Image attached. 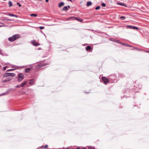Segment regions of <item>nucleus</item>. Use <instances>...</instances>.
Returning a JSON list of instances; mask_svg holds the SVG:
<instances>
[{"label": "nucleus", "instance_id": "37", "mask_svg": "<svg viewBox=\"0 0 149 149\" xmlns=\"http://www.w3.org/2000/svg\"><path fill=\"white\" fill-rule=\"evenodd\" d=\"M88 149H91V148H95L94 147L90 146H88Z\"/></svg>", "mask_w": 149, "mask_h": 149}, {"label": "nucleus", "instance_id": "27", "mask_svg": "<svg viewBox=\"0 0 149 149\" xmlns=\"http://www.w3.org/2000/svg\"><path fill=\"white\" fill-rule=\"evenodd\" d=\"M133 26L127 25V28L128 29H132Z\"/></svg>", "mask_w": 149, "mask_h": 149}, {"label": "nucleus", "instance_id": "6", "mask_svg": "<svg viewBox=\"0 0 149 149\" xmlns=\"http://www.w3.org/2000/svg\"><path fill=\"white\" fill-rule=\"evenodd\" d=\"M24 76L22 73L18 74V81L19 82H20L24 79Z\"/></svg>", "mask_w": 149, "mask_h": 149}, {"label": "nucleus", "instance_id": "35", "mask_svg": "<svg viewBox=\"0 0 149 149\" xmlns=\"http://www.w3.org/2000/svg\"><path fill=\"white\" fill-rule=\"evenodd\" d=\"M8 82L6 79H5V80H3L2 81V83H6V82Z\"/></svg>", "mask_w": 149, "mask_h": 149}, {"label": "nucleus", "instance_id": "50", "mask_svg": "<svg viewBox=\"0 0 149 149\" xmlns=\"http://www.w3.org/2000/svg\"><path fill=\"white\" fill-rule=\"evenodd\" d=\"M146 52L149 53V51H146Z\"/></svg>", "mask_w": 149, "mask_h": 149}, {"label": "nucleus", "instance_id": "41", "mask_svg": "<svg viewBox=\"0 0 149 149\" xmlns=\"http://www.w3.org/2000/svg\"><path fill=\"white\" fill-rule=\"evenodd\" d=\"M1 51V49H0V54L2 56H4V55L2 53Z\"/></svg>", "mask_w": 149, "mask_h": 149}, {"label": "nucleus", "instance_id": "13", "mask_svg": "<svg viewBox=\"0 0 149 149\" xmlns=\"http://www.w3.org/2000/svg\"><path fill=\"white\" fill-rule=\"evenodd\" d=\"M29 65L31 66V68H26L25 69V72L26 73L28 72H29V71L31 69H32V68L31 65Z\"/></svg>", "mask_w": 149, "mask_h": 149}, {"label": "nucleus", "instance_id": "46", "mask_svg": "<svg viewBox=\"0 0 149 149\" xmlns=\"http://www.w3.org/2000/svg\"><path fill=\"white\" fill-rule=\"evenodd\" d=\"M67 6L68 8H70V6Z\"/></svg>", "mask_w": 149, "mask_h": 149}, {"label": "nucleus", "instance_id": "30", "mask_svg": "<svg viewBox=\"0 0 149 149\" xmlns=\"http://www.w3.org/2000/svg\"><path fill=\"white\" fill-rule=\"evenodd\" d=\"M4 21L7 22L8 21H12V20L10 19H4Z\"/></svg>", "mask_w": 149, "mask_h": 149}, {"label": "nucleus", "instance_id": "34", "mask_svg": "<svg viewBox=\"0 0 149 149\" xmlns=\"http://www.w3.org/2000/svg\"><path fill=\"white\" fill-rule=\"evenodd\" d=\"M39 28L40 29H43L45 28V27L44 26H40L39 27Z\"/></svg>", "mask_w": 149, "mask_h": 149}, {"label": "nucleus", "instance_id": "51", "mask_svg": "<svg viewBox=\"0 0 149 149\" xmlns=\"http://www.w3.org/2000/svg\"><path fill=\"white\" fill-rule=\"evenodd\" d=\"M48 149H59V148H56V149H54V148L50 149V148H49Z\"/></svg>", "mask_w": 149, "mask_h": 149}, {"label": "nucleus", "instance_id": "19", "mask_svg": "<svg viewBox=\"0 0 149 149\" xmlns=\"http://www.w3.org/2000/svg\"><path fill=\"white\" fill-rule=\"evenodd\" d=\"M26 83L27 82L26 81H24L20 84V86L21 87H23L24 85H26Z\"/></svg>", "mask_w": 149, "mask_h": 149}, {"label": "nucleus", "instance_id": "14", "mask_svg": "<svg viewBox=\"0 0 149 149\" xmlns=\"http://www.w3.org/2000/svg\"><path fill=\"white\" fill-rule=\"evenodd\" d=\"M117 4L118 5H119L120 6H124L125 7H127V5L125 4L124 3H121V2H120V3L117 2Z\"/></svg>", "mask_w": 149, "mask_h": 149}, {"label": "nucleus", "instance_id": "25", "mask_svg": "<svg viewBox=\"0 0 149 149\" xmlns=\"http://www.w3.org/2000/svg\"><path fill=\"white\" fill-rule=\"evenodd\" d=\"M30 15L32 17H36L37 16V15L35 13H32Z\"/></svg>", "mask_w": 149, "mask_h": 149}, {"label": "nucleus", "instance_id": "17", "mask_svg": "<svg viewBox=\"0 0 149 149\" xmlns=\"http://www.w3.org/2000/svg\"><path fill=\"white\" fill-rule=\"evenodd\" d=\"M49 64V63H45L43 64H42L41 65H37L36 66H40V67H43L45 65H48Z\"/></svg>", "mask_w": 149, "mask_h": 149}, {"label": "nucleus", "instance_id": "56", "mask_svg": "<svg viewBox=\"0 0 149 149\" xmlns=\"http://www.w3.org/2000/svg\"><path fill=\"white\" fill-rule=\"evenodd\" d=\"M23 68H24V67H25V66H23Z\"/></svg>", "mask_w": 149, "mask_h": 149}, {"label": "nucleus", "instance_id": "52", "mask_svg": "<svg viewBox=\"0 0 149 149\" xmlns=\"http://www.w3.org/2000/svg\"><path fill=\"white\" fill-rule=\"evenodd\" d=\"M43 33L45 35V36L46 37V35L45 34H44L43 33Z\"/></svg>", "mask_w": 149, "mask_h": 149}, {"label": "nucleus", "instance_id": "26", "mask_svg": "<svg viewBox=\"0 0 149 149\" xmlns=\"http://www.w3.org/2000/svg\"><path fill=\"white\" fill-rule=\"evenodd\" d=\"M9 6V7H11L13 6V4L11 1H9L8 2Z\"/></svg>", "mask_w": 149, "mask_h": 149}, {"label": "nucleus", "instance_id": "4", "mask_svg": "<svg viewBox=\"0 0 149 149\" xmlns=\"http://www.w3.org/2000/svg\"><path fill=\"white\" fill-rule=\"evenodd\" d=\"M73 20H76L80 22L83 21V20L82 19L78 18L74 16L69 17L66 19V21H71Z\"/></svg>", "mask_w": 149, "mask_h": 149}, {"label": "nucleus", "instance_id": "8", "mask_svg": "<svg viewBox=\"0 0 149 149\" xmlns=\"http://www.w3.org/2000/svg\"><path fill=\"white\" fill-rule=\"evenodd\" d=\"M13 90L12 88H10L6 90L4 93H3L0 95V96L6 95L8 94L12 90Z\"/></svg>", "mask_w": 149, "mask_h": 149}, {"label": "nucleus", "instance_id": "23", "mask_svg": "<svg viewBox=\"0 0 149 149\" xmlns=\"http://www.w3.org/2000/svg\"><path fill=\"white\" fill-rule=\"evenodd\" d=\"M62 10L63 11H67L68 10V8H67V6H66L64 7L63 8Z\"/></svg>", "mask_w": 149, "mask_h": 149}, {"label": "nucleus", "instance_id": "53", "mask_svg": "<svg viewBox=\"0 0 149 149\" xmlns=\"http://www.w3.org/2000/svg\"><path fill=\"white\" fill-rule=\"evenodd\" d=\"M41 49V48H38V49H39V50L40 49Z\"/></svg>", "mask_w": 149, "mask_h": 149}, {"label": "nucleus", "instance_id": "55", "mask_svg": "<svg viewBox=\"0 0 149 149\" xmlns=\"http://www.w3.org/2000/svg\"><path fill=\"white\" fill-rule=\"evenodd\" d=\"M134 106H135V107H136V105H134Z\"/></svg>", "mask_w": 149, "mask_h": 149}, {"label": "nucleus", "instance_id": "7", "mask_svg": "<svg viewBox=\"0 0 149 149\" xmlns=\"http://www.w3.org/2000/svg\"><path fill=\"white\" fill-rule=\"evenodd\" d=\"M32 45L36 47L37 46L40 45V43L38 42H36V40H33L31 41Z\"/></svg>", "mask_w": 149, "mask_h": 149}, {"label": "nucleus", "instance_id": "33", "mask_svg": "<svg viewBox=\"0 0 149 149\" xmlns=\"http://www.w3.org/2000/svg\"><path fill=\"white\" fill-rule=\"evenodd\" d=\"M101 5L103 7H105L106 6V4L104 3H101Z\"/></svg>", "mask_w": 149, "mask_h": 149}, {"label": "nucleus", "instance_id": "45", "mask_svg": "<svg viewBox=\"0 0 149 149\" xmlns=\"http://www.w3.org/2000/svg\"><path fill=\"white\" fill-rule=\"evenodd\" d=\"M16 67V66L15 65H13L11 66V68H15V67Z\"/></svg>", "mask_w": 149, "mask_h": 149}, {"label": "nucleus", "instance_id": "29", "mask_svg": "<svg viewBox=\"0 0 149 149\" xmlns=\"http://www.w3.org/2000/svg\"><path fill=\"white\" fill-rule=\"evenodd\" d=\"M125 18V17L124 16H121L120 17V19L121 20H124Z\"/></svg>", "mask_w": 149, "mask_h": 149}, {"label": "nucleus", "instance_id": "49", "mask_svg": "<svg viewBox=\"0 0 149 149\" xmlns=\"http://www.w3.org/2000/svg\"><path fill=\"white\" fill-rule=\"evenodd\" d=\"M68 1H70L71 2H72V0H67Z\"/></svg>", "mask_w": 149, "mask_h": 149}, {"label": "nucleus", "instance_id": "36", "mask_svg": "<svg viewBox=\"0 0 149 149\" xmlns=\"http://www.w3.org/2000/svg\"><path fill=\"white\" fill-rule=\"evenodd\" d=\"M100 6H97L95 8V9L96 10H99L100 9Z\"/></svg>", "mask_w": 149, "mask_h": 149}, {"label": "nucleus", "instance_id": "18", "mask_svg": "<svg viewBox=\"0 0 149 149\" xmlns=\"http://www.w3.org/2000/svg\"><path fill=\"white\" fill-rule=\"evenodd\" d=\"M15 74L14 73H9V77H14L15 76Z\"/></svg>", "mask_w": 149, "mask_h": 149}, {"label": "nucleus", "instance_id": "15", "mask_svg": "<svg viewBox=\"0 0 149 149\" xmlns=\"http://www.w3.org/2000/svg\"><path fill=\"white\" fill-rule=\"evenodd\" d=\"M120 44H121L122 45L125 46V47H132V46H131V45H128V44L124 43L121 42V43H120Z\"/></svg>", "mask_w": 149, "mask_h": 149}, {"label": "nucleus", "instance_id": "3", "mask_svg": "<svg viewBox=\"0 0 149 149\" xmlns=\"http://www.w3.org/2000/svg\"><path fill=\"white\" fill-rule=\"evenodd\" d=\"M20 36L19 34H16L13 35L12 36L8 38V40L9 41L13 42L19 38Z\"/></svg>", "mask_w": 149, "mask_h": 149}, {"label": "nucleus", "instance_id": "9", "mask_svg": "<svg viewBox=\"0 0 149 149\" xmlns=\"http://www.w3.org/2000/svg\"><path fill=\"white\" fill-rule=\"evenodd\" d=\"M117 76L120 78H123L125 77L124 74L123 73H117Z\"/></svg>", "mask_w": 149, "mask_h": 149}, {"label": "nucleus", "instance_id": "10", "mask_svg": "<svg viewBox=\"0 0 149 149\" xmlns=\"http://www.w3.org/2000/svg\"><path fill=\"white\" fill-rule=\"evenodd\" d=\"M86 50L87 51H89L91 52L92 50V48L91 46H87L85 47Z\"/></svg>", "mask_w": 149, "mask_h": 149}, {"label": "nucleus", "instance_id": "59", "mask_svg": "<svg viewBox=\"0 0 149 149\" xmlns=\"http://www.w3.org/2000/svg\"><path fill=\"white\" fill-rule=\"evenodd\" d=\"M94 148H93V149H94Z\"/></svg>", "mask_w": 149, "mask_h": 149}, {"label": "nucleus", "instance_id": "57", "mask_svg": "<svg viewBox=\"0 0 149 149\" xmlns=\"http://www.w3.org/2000/svg\"><path fill=\"white\" fill-rule=\"evenodd\" d=\"M3 0V1H6V0Z\"/></svg>", "mask_w": 149, "mask_h": 149}, {"label": "nucleus", "instance_id": "47", "mask_svg": "<svg viewBox=\"0 0 149 149\" xmlns=\"http://www.w3.org/2000/svg\"><path fill=\"white\" fill-rule=\"evenodd\" d=\"M40 148H44L43 146H41L40 147Z\"/></svg>", "mask_w": 149, "mask_h": 149}, {"label": "nucleus", "instance_id": "5", "mask_svg": "<svg viewBox=\"0 0 149 149\" xmlns=\"http://www.w3.org/2000/svg\"><path fill=\"white\" fill-rule=\"evenodd\" d=\"M100 81L101 82L105 84H106L109 81V78L108 79L105 77H102Z\"/></svg>", "mask_w": 149, "mask_h": 149}, {"label": "nucleus", "instance_id": "2", "mask_svg": "<svg viewBox=\"0 0 149 149\" xmlns=\"http://www.w3.org/2000/svg\"><path fill=\"white\" fill-rule=\"evenodd\" d=\"M108 77L110 83H113L116 82L119 77L117 76V74H111L108 76Z\"/></svg>", "mask_w": 149, "mask_h": 149}, {"label": "nucleus", "instance_id": "58", "mask_svg": "<svg viewBox=\"0 0 149 149\" xmlns=\"http://www.w3.org/2000/svg\"><path fill=\"white\" fill-rule=\"evenodd\" d=\"M94 149H95V148H94Z\"/></svg>", "mask_w": 149, "mask_h": 149}, {"label": "nucleus", "instance_id": "38", "mask_svg": "<svg viewBox=\"0 0 149 149\" xmlns=\"http://www.w3.org/2000/svg\"><path fill=\"white\" fill-rule=\"evenodd\" d=\"M8 67V66H6L4 67H3V71H5V70H6V68L7 67Z\"/></svg>", "mask_w": 149, "mask_h": 149}, {"label": "nucleus", "instance_id": "12", "mask_svg": "<svg viewBox=\"0 0 149 149\" xmlns=\"http://www.w3.org/2000/svg\"><path fill=\"white\" fill-rule=\"evenodd\" d=\"M34 83L35 80L34 79H31L30 80L29 83V84L32 85H34Z\"/></svg>", "mask_w": 149, "mask_h": 149}, {"label": "nucleus", "instance_id": "24", "mask_svg": "<svg viewBox=\"0 0 149 149\" xmlns=\"http://www.w3.org/2000/svg\"><path fill=\"white\" fill-rule=\"evenodd\" d=\"M132 29L134 30H138L139 29V28L136 26H133Z\"/></svg>", "mask_w": 149, "mask_h": 149}, {"label": "nucleus", "instance_id": "21", "mask_svg": "<svg viewBox=\"0 0 149 149\" xmlns=\"http://www.w3.org/2000/svg\"><path fill=\"white\" fill-rule=\"evenodd\" d=\"M92 3L91 1H88L87 2L86 6H89L92 5Z\"/></svg>", "mask_w": 149, "mask_h": 149}, {"label": "nucleus", "instance_id": "48", "mask_svg": "<svg viewBox=\"0 0 149 149\" xmlns=\"http://www.w3.org/2000/svg\"><path fill=\"white\" fill-rule=\"evenodd\" d=\"M49 1V0H45V2H47Z\"/></svg>", "mask_w": 149, "mask_h": 149}, {"label": "nucleus", "instance_id": "31", "mask_svg": "<svg viewBox=\"0 0 149 149\" xmlns=\"http://www.w3.org/2000/svg\"><path fill=\"white\" fill-rule=\"evenodd\" d=\"M12 79V78H11L10 77H8L6 78V79H7L8 81H10V80H11Z\"/></svg>", "mask_w": 149, "mask_h": 149}, {"label": "nucleus", "instance_id": "39", "mask_svg": "<svg viewBox=\"0 0 149 149\" xmlns=\"http://www.w3.org/2000/svg\"><path fill=\"white\" fill-rule=\"evenodd\" d=\"M76 149H86L85 147H83L82 149H81L79 147L77 148Z\"/></svg>", "mask_w": 149, "mask_h": 149}, {"label": "nucleus", "instance_id": "22", "mask_svg": "<svg viewBox=\"0 0 149 149\" xmlns=\"http://www.w3.org/2000/svg\"><path fill=\"white\" fill-rule=\"evenodd\" d=\"M9 77V72L5 73L3 75V77Z\"/></svg>", "mask_w": 149, "mask_h": 149}, {"label": "nucleus", "instance_id": "1", "mask_svg": "<svg viewBox=\"0 0 149 149\" xmlns=\"http://www.w3.org/2000/svg\"><path fill=\"white\" fill-rule=\"evenodd\" d=\"M136 88L137 89V87H134L133 88L130 87L129 88H125L123 90V92L124 94L123 98L125 97L127 98L130 97L131 95H132L134 94V92H137V91Z\"/></svg>", "mask_w": 149, "mask_h": 149}, {"label": "nucleus", "instance_id": "20", "mask_svg": "<svg viewBox=\"0 0 149 149\" xmlns=\"http://www.w3.org/2000/svg\"><path fill=\"white\" fill-rule=\"evenodd\" d=\"M64 5V3L63 2H60L58 5V7L59 8L61 7L62 6Z\"/></svg>", "mask_w": 149, "mask_h": 149}, {"label": "nucleus", "instance_id": "28", "mask_svg": "<svg viewBox=\"0 0 149 149\" xmlns=\"http://www.w3.org/2000/svg\"><path fill=\"white\" fill-rule=\"evenodd\" d=\"M16 69V68H14V69H9L8 70H6V72H9V71H13L15 70Z\"/></svg>", "mask_w": 149, "mask_h": 149}, {"label": "nucleus", "instance_id": "42", "mask_svg": "<svg viewBox=\"0 0 149 149\" xmlns=\"http://www.w3.org/2000/svg\"><path fill=\"white\" fill-rule=\"evenodd\" d=\"M21 86H20L18 85H17L16 86H15V87L16 88H19Z\"/></svg>", "mask_w": 149, "mask_h": 149}, {"label": "nucleus", "instance_id": "43", "mask_svg": "<svg viewBox=\"0 0 149 149\" xmlns=\"http://www.w3.org/2000/svg\"><path fill=\"white\" fill-rule=\"evenodd\" d=\"M48 146L47 145H46L45 146H43L44 148H45L48 147Z\"/></svg>", "mask_w": 149, "mask_h": 149}, {"label": "nucleus", "instance_id": "40", "mask_svg": "<svg viewBox=\"0 0 149 149\" xmlns=\"http://www.w3.org/2000/svg\"><path fill=\"white\" fill-rule=\"evenodd\" d=\"M17 4L18 5L19 7H21V5L19 2H17Z\"/></svg>", "mask_w": 149, "mask_h": 149}, {"label": "nucleus", "instance_id": "16", "mask_svg": "<svg viewBox=\"0 0 149 149\" xmlns=\"http://www.w3.org/2000/svg\"><path fill=\"white\" fill-rule=\"evenodd\" d=\"M8 15H9V16H11V17H16V18H18V16L17 15H15V14H11L10 13H8Z\"/></svg>", "mask_w": 149, "mask_h": 149}, {"label": "nucleus", "instance_id": "11", "mask_svg": "<svg viewBox=\"0 0 149 149\" xmlns=\"http://www.w3.org/2000/svg\"><path fill=\"white\" fill-rule=\"evenodd\" d=\"M110 40L112 42H116L119 44H120V43H121V42L119 40L113 38H111Z\"/></svg>", "mask_w": 149, "mask_h": 149}, {"label": "nucleus", "instance_id": "44", "mask_svg": "<svg viewBox=\"0 0 149 149\" xmlns=\"http://www.w3.org/2000/svg\"><path fill=\"white\" fill-rule=\"evenodd\" d=\"M64 148H65L64 147H63L62 148H59V149H64ZM65 149H70V148L68 147H67V148H66Z\"/></svg>", "mask_w": 149, "mask_h": 149}, {"label": "nucleus", "instance_id": "54", "mask_svg": "<svg viewBox=\"0 0 149 149\" xmlns=\"http://www.w3.org/2000/svg\"><path fill=\"white\" fill-rule=\"evenodd\" d=\"M85 93H88L89 92H85Z\"/></svg>", "mask_w": 149, "mask_h": 149}, {"label": "nucleus", "instance_id": "32", "mask_svg": "<svg viewBox=\"0 0 149 149\" xmlns=\"http://www.w3.org/2000/svg\"><path fill=\"white\" fill-rule=\"evenodd\" d=\"M5 26V25L3 23H0V27Z\"/></svg>", "mask_w": 149, "mask_h": 149}]
</instances>
